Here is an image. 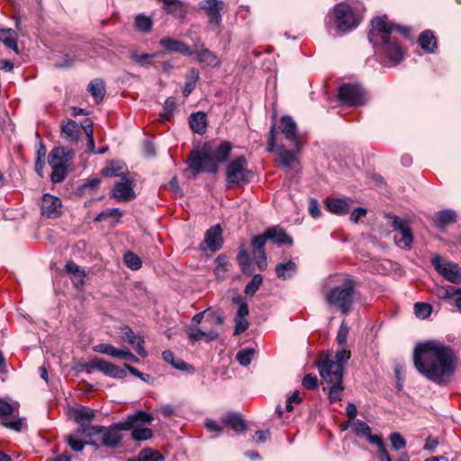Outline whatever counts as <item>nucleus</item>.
<instances>
[{"instance_id": "c03bdc74", "label": "nucleus", "mask_w": 461, "mask_h": 461, "mask_svg": "<svg viewBox=\"0 0 461 461\" xmlns=\"http://www.w3.org/2000/svg\"><path fill=\"white\" fill-rule=\"evenodd\" d=\"M135 26L138 31L142 32H149L152 28V20L144 14H138L135 17Z\"/></svg>"}, {"instance_id": "2eb2a0df", "label": "nucleus", "mask_w": 461, "mask_h": 461, "mask_svg": "<svg viewBox=\"0 0 461 461\" xmlns=\"http://www.w3.org/2000/svg\"><path fill=\"white\" fill-rule=\"evenodd\" d=\"M224 7V3L219 0H205L201 8L205 10L209 16L210 26H219L221 22V11Z\"/></svg>"}, {"instance_id": "393cba45", "label": "nucleus", "mask_w": 461, "mask_h": 461, "mask_svg": "<svg viewBox=\"0 0 461 461\" xmlns=\"http://www.w3.org/2000/svg\"><path fill=\"white\" fill-rule=\"evenodd\" d=\"M73 418L80 425L78 433L85 435L83 429L89 427L88 423L95 418V411L89 408L82 407L73 411Z\"/></svg>"}, {"instance_id": "20e7f679", "label": "nucleus", "mask_w": 461, "mask_h": 461, "mask_svg": "<svg viewBox=\"0 0 461 461\" xmlns=\"http://www.w3.org/2000/svg\"><path fill=\"white\" fill-rule=\"evenodd\" d=\"M319 372L323 382V390H329V399L331 402L341 399L344 391V368L333 359L326 357L318 364Z\"/></svg>"}, {"instance_id": "f8f14e48", "label": "nucleus", "mask_w": 461, "mask_h": 461, "mask_svg": "<svg viewBox=\"0 0 461 461\" xmlns=\"http://www.w3.org/2000/svg\"><path fill=\"white\" fill-rule=\"evenodd\" d=\"M89 366L93 369L102 372L104 375L113 378H124L126 371L118 366L101 358H95L89 363Z\"/></svg>"}, {"instance_id": "5fc2aeb1", "label": "nucleus", "mask_w": 461, "mask_h": 461, "mask_svg": "<svg viewBox=\"0 0 461 461\" xmlns=\"http://www.w3.org/2000/svg\"><path fill=\"white\" fill-rule=\"evenodd\" d=\"M351 353L349 350L342 348L337 350L335 356L333 357H330L333 359V363H338L341 366L342 368H344V366L348 362V360L350 358Z\"/></svg>"}, {"instance_id": "de8ad7c7", "label": "nucleus", "mask_w": 461, "mask_h": 461, "mask_svg": "<svg viewBox=\"0 0 461 461\" xmlns=\"http://www.w3.org/2000/svg\"><path fill=\"white\" fill-rule=\"evenodd\" d=\"M52 168V172L50 174V179L53 183H60L67 176V168L68 166H50Z\"/></svg>"}, {"instance_id": "72a5a7b5", "label": "nucleus", "mask_w": 461, "mask_h": 461, "mask_svg": "<svg viewBox=\"0 0 461 461\" xmlns=\"http://www.w3.org/2000/svg\"><path fill=\"white\" fill-rule=\"evenodd\" d=\"M419 42L420 47L428 52H434L437 49L436 37L431 31L422 32L419 37Z\"/></svg>"}, {"instance_id": "b1692460", "label": "nucleus", "mask_w": 461, "mask_h": 461, "mask_svg": "<svg viewBox=\"0 0 461 461\" xmlns=\"http://www.w3.org/2000/svg\"><path fill=\"white\" fill-rule=\"evenodd\" d=\"M189 341L194 344L198 340L204 339L207 342L213 341L218 339L219 334L216 331L210 330L208 332L201 330L199 328L187 327L185 330Z\"/></svg>"}, {"instance_id": "2f4dec72", "label": "nucleus", "mask_w": 461, "mask_h": 461, "mask_svg": "<svg viewBox=\"0 0 461 461\" xmlns=\"http://www.w3.org/2000/svg\"><path fill=\"white\" fill-rule=\"evenodd\" d=\"M163 8L176 18H182L185 14L184 4L180 0H163Z\"/></svg>"}, {"instance_id": "052dcab7", "label": "nucleus", "mask_w": 461, "mask_h": 461, "mask_svg": "<svg viewBox=\"0 0 461 461\" xmlns=\"http://www.w3.org/2000/svg\"><path fill=\"white\" fill-rule=\"evenodd\" d=\"M235 329L233 335L237 336L244 332L249 328V321L246 318L235 317Z\"/></svg>"}, {"instance_id": "9b49d317", "label": "nucleus", "mask_w": 461, "mask_h": 461, "mask_svg": "<svg viewBox=\"0 0 461 461\" xmlns=\"http://www.w3.org/2000/svg\"><path fill=\"white\" fill-rule=\"evenodd\" d=\"M276 124L273 123L269 131L267 150L268 152H275L278 156L279 161L282 165L285 167H290L295 160L294 154L286 149L284 146L276 147Z\"/></svg>"}, {"instance_id": "49530a36", "label": "nucleus", "mask_w": 461, "mask_h": 461, "mask_svg": "<svg viewBox=\"0 0 461 461\" xmlns=\"http://www.w3.org/2000/svg\"><path fill=\"white\" fill-rule=\"evenodd\" d=\"M228 258L224 255H219L215 259L214 274L218 279L223 278L227 270Z\"/></svg>"}, {"instance_id": "338daca9", "label": "nucleus", "mask_w": 461, "mask_h": 461, "mask_svg": "<svg viewBox=\"0 0 461 461\" xmlns=\"http://www.w3.org/2000/svg\"><path fill=\"white\" fill-rule=\"evenodd\" d=\"M303 385L308 390H313L318 386V378L315 375L308 374L303 379Z\"/></svg>"}, {"instance_id": "4d7b16f0", "label": "nucleus", "mask_w": 461, "mask_h": 461, "mask_svg": "<svg viewBox=\"0 0 461 461\" xmlns=\"http://www.w3.org/2000/svg\"><path fill=\"white\" fill-rule=\"evenodd\" d=\"M176 108V100L173 97H168L164 104V113H163V118L167 121L170 120V118L173 116V112Z\"/></svg>"}, {"instance_id": "f704fd0d", "label": "nucleus", "mask_w": 461, "mask_h": 461, "mask_svg": "<svg viewBox=\"0 0 461 461\" xmlns=\"http://www.w3.org/2000/svg\"><path fill=\"white\" fill-rule=\"evenodd\" d=\"M0 41L18 53L16 33L12 29H0Z\"/></svg>"}, {"instance_id": "1a4fd4ad", "label": "nucleus", "mask_w": 461, "mask_h": 461, "mask_svg": "<svg viewBox=\"0 0 461 461\" xmlns=\"http://www.w3.org/2000/svg\"><path fill=\"white\" fill-rule=\"evenodd\" d=\"M338 97L342 104L349 106L364 104V91L356 84H343L339 89Z\"/></svg>"}, {"instance_id": "3c124183", "label": "nucleus", "mask_w": 461, "mask_h": 461, "mask_svg": "<svg viewBox=\"0 0 461 461\" xmlns=\"http://www.w3.org/2000/svg\"><path fill=\"white\" fill-rule=\"evenodd\" d=\"M431 312L432 307L429 303H416L414 304V312L418 318L426 319L431 314Z\"/></svg>"}, {"instance_id": "6e6d98bb", "label": "nucleus", "mask_w": 461, "mask_h": 461, "mask_svg": "<svg viewBox=\"0 0 461 461\" xmlns=\"http://www.w3.org/2000/svg\"><path fill=\"white\" fill-rule=\"evenodd\" d=\"M122 216V212L117 208H109L103 212H101L95 219V221H102L103 220L112 217V218H121Z\"/></svg>"}, {"instance_id": "412c9836", "label": "nucleus", "mask_w": 461, "mask_h": 461, "mask_svg": "<svg viewBox=\"0 0 461 461\" xmlns=\"http://www.w3.org/2000/svg\"><path fill=\"white\" fill-rule=\"evenodd\" d=\"M145 414L149 415L150 420L149 421H144L142 419L141 420H136L135 426L131 427V436L132 438L137 441H142L147 440L150 438L153 435L152 430L149 428H143L144 425L150 424L154 417L151 413L144 411Z\"/></svg>"}, {"instance_id": "a878e982", "label": "nucleus", "mask_w": 461, "mask_h": 461, "mask_svg": "<svg viewBox=\"0 0 461 461\" xmlns=\"http://www.w3.org/2000/svg\"><path fill=\"white\" fill-rule=\"evenodd\" d=\"M325 206L329 212L338 215L348 213L350 208L347 200L339 198H328Z\"/></svg>"}, {"instance_id": "4c0bfd02", "label": "nucleus", "mask_w": 461, "mask_h": 461, "mask_svg": "<svg viewBox=\"0 0 461 461\" xmlns=\"http://www.w3.org/2000/svg\"><path fill=\"white\" fill-rule=\"evenodd\" d=\"M159 55V52L152 53V54H139L136 51H132L131 53V59L134 61L136 64L149 68L152 65V59Z\"/></svg>"}, {"instance_id": "bb28decb", "label": "nucleus", "mask_w": 461, "mask_h": 461, "mask_svg": "<svg viewBox=\"0 0 461 461\" xmlns=\"http://www.w3.org/2000/svg\"><path fill=\"white\" fill-rule=\"evenodd\" d=\"M231 149L232 144L228 140H223L219 144L217 148H215L213 150H211V154L214 161H217V165L219 166L220 163L227 161Z\"/></svg>"}, {"instance_id": "dca6fc26", "label": "nucleus", "mask_w": 461, "mask_h": 461, "mask_svg": "<svg viewBox=\"0 0 461 461\" xmlns=\"http://www.w3.org/2000/svg\"><path fill=\"white\" fill-rule=\"evenodd\" d=\"M193 51L196 60L205 66L215 68L221 64L218 56L209 49L204 48L203 43H195Z\"/></svg>"}, {"instance_id": "473e14b6", "label": "nucleus", "mask_w": 461, "mask_h": 461, "mask_svg": "<svg viewBox=\"0 0 461 461\" xmlns=\"http://www.w3.org/2000/svg\"><path fill=\"white\" fill-rule=\"evenodd\" d=\"M267 235L268 240H273L278 245L292 244V239L282 229L276 227L268 228Z\"/></svg>"}, {"instance_id": "4be33fe9", "label": "nucleus", "mask_w": 461, "mask_h": 461, "mask_svg": "<svg viewBox=\"0 0 461 461\" xmlns=\"http://www.w3.org/2000/svg\"><path fill=\"white\" fill-rule=\"evenodd\" d=\"M65 272L69 276L75 287L79 288L84 285L86 273L74 261L70 260L66 263Z\"/></svg>"}, {"instance_id": "13d9d810", "label": "nucleus", "mask_w": 461, "mask_h": 461, "mask_svg": "<svg viewBox=\"0 0 461 461\" xmlns=\"http://www.w3.org/2000/svg\"><path fill=\"white\" fill-rule=\"evenodd\" d=\"M390 441H391L392 447L396 450H400L406 446L405 439L398 432H393L390 435Z\"/></svg>"}, {"instance_id": "37998d69", "label": "nucleus", "mask_w": 461, "mask_h": 461, "mask_svg": "<svg viewBox=\"0 0 461 461\" xmlns=\"http://www.w3.org/2000/svg\"><path fill=\"white\" fill-rule=\"evenodd\" d=\"M237 260L243 273H249L251 267V259L249 254L241 247L239 250Z\"/></svg>"}, {"instance_id": "aec40b11", "label": "nucleus", "mask_w": 461, "mask_h": 461, "mask_svg": "<svg viewBox=\"0 0 461 461\" xmlns=\"http://www.w3.org/2000/svg\"><path fill=\"white\" fill-rule=\"evenodd\" d=\"M280 131L284 134L285 138L290 141L294 142L297 149L299 143L296 140L297 137V125L295 121L288 115L282 116L279 124Z\"/></svg>"}, {"instance_id": "f3484780", "label": "nucleus", "mask_w": 461, "mask_h": 461, "mask_svg": "<svg viewBox=\"0 0 461 461\" xmlns=\"http://www.w3.org/2000/svg\"><path fill=\"white\" fill-rule=\"evenodd\" d=\"M160 46L169 52H176L182 55L194 56L191 47L183 41L171 37H164L159 41Z\"/></svg>"}, {"instance_id": "5701e85b", "label": "nucleus", "mask_w": 461, "mask_h": 461, "mask_svg": "<svg viewBox=\"0 0 461 461\" xmlns=\"http://www.w3.org/2000/svg\"><path fill=\"white\" fill-rule=\"evenodd\" d=\"M80 127L76 121L68 120L67 122L62 123L60 136L68 143H77L79 139Z\"/></svg>"}, {"instance_id": "c756f323", "label": "nucleus", "mask_w": 461, "mask_h": 461, "mask_svg": "<svg viewBox=\"0 0 461 461\" xmlns=\"http://www.w3.org/2000/svg\"><path fill=\"white\" fill-rule=\"evenodd\" d=\"M456 221V212L453 210H442L436 212L434 215L435 225L439 229H443L446 226L454 223Z\"/></svg>"}, {"instance_id": "79ce46f5", "label": "nucleus", "mask_w": 461, "mask_h": 461, "mask_svg": "<svg viewBox=\"0 0 461 461\" xmlns=\"http://www.w3.org/2000/svg\"><path fill=\"white\" fill-rule=\"evenodd\" d=\"M435 294L439 299H450L455 295L461 294V289L452 285L438 286L435 289Z\"/></svg>"}, {"instance_id": "c85d7f7f", "label": "nucleus", "mask_w": 461, "mask_h": 461, "mask_svg": "<svg viewBox=\"0 0 461 461\" xmlns=\"http://www.w3.org/2000/svg\"><path fill=\"white\" fill-rule=\"evenodd\" d=\"M297 270V266L293 260L279 263L276 266V274L278 278L286 280L292 278Z\"/></svg>"}, {"instance_id": "cd10ccee", "label": "nucleus", "mask_w": 461, "mask_h": 461, "mask_svg": "<svg viewBox=\"0 0 461 461\" xmlns=\"http://www.w3.org/2000/svg\"><path fill=\"white\" fill-rule=\"evenodd\" d=\"M190 128L198 134H203L206 131L207 120L203 112L192 113L189 117Z\"/></svg>"}, {"instance_id": "423d86ee", "label": "nucleus", "mask_w": 461, "mask_h": 461, "mask_svg": "<svg viewBox=\"0 0 461 461\" xmlns=\"http://www.w3.org/2000/svg\"><path fill=\"white\" fill-rule=\"evenodd\" d=\"M252 177L253 174L248 169V162L243 156L237 157L228 164L226 169L228 187L247 185Z\"/></svg>"}, {"instance_id": "680f3d73", "label": "nucleus", "mask_w": 461, "mask_h": 461, "mask_svg": "<svg viewBox=\"0 0 461 461\" xmlns=\"http://www.w3.org/2000/svg\"><path fill=\"white\" fill-rule=\"evenodd\" d=\"M233 301L239 305L235 317L246 318L249 315V307L247 303L240 297L234 298Z\"/></svg>"}, {"instance_id": "a19ab883", "label": "nucleus", "mask_w": 461, "mask_h": 461, "mask_svg": "<svg viewBox=\"0 0 461 461\" xmlns=\"http://www.w3.org/2000/svg\"><path fill=\"white\" fill-rule=\"evenodd\" d=\"M130 461H164V457L158 451L146 448L139 453L136 459H131Z\"/></svg>"}, {"instance_id": "0eeeda50", "label": "nucleus", "mask_w": 461, "mask_h": 461, "mask_svg": "<svg viewBox=\"0 0 461 461\" xmlns=\"http://www.w3.org/2000/svg\"><path fill=\"white\" fill-rule=\"evenodd\" d=\"M188 166L194 176L199 173H216L219 169L217 161H214L211 149L203 147V150L192 151L188 157Z\"/></svg>"}, {"instance_id": "e433bc0d", "label": "nucleus", "mask_w": 461, "mask_h": 461, "mask_svg": "<svg viewBox=\"0 0 461 461\" xmlns=\"http://www.w3.org/2000/svg\"><path fill=\"white\" fill-rule=\"evenodd\" d=\"M79 437H85V435H82L80 432L78 433V430L76 434H70L67 437V442L68 445L74 450V451H81L83 450L86 444H91V445H97L96 441L95 439L90 438L89 441L82 442L79 439Z\"/></svg>"}, {"instance_id": "a18cd8bd", "label": "nucleus", "mask_w": 461, "mask_h": 461, "mask_svg": "<svg viewBox=\"0 0 461 461\" xmlns=\"http://www.w3.org/2000/svg\"><path fill=\"white\" fill-rule=\"evenodd\" d=\"M52 153V162L54 161L55 157L64 160V163L68 165V161L73 158L74 153L71 149L66 147H56L51 150Z\"/></svg>"}, {"instance_id": "ddd939ff", "label": "nucleus", "mask_w": 461, "mask_h": 461, "mask_svg": "<svg viewBox=\"0 0 461 461\" xmlns=\"http://www.w3.org/2000/svg\"><path fill=\"white\" fill-rule=\"evenodd\" d=\"M41 214L47 218L55 219L61 212V201L59 197L45 194L41 202Z\"/></svg>"}, {"instance_id": "864d4df0", "label": "nucleus", "mask_w": 461, "mask_h": 461, "mask_svg": "<svg viewBox=\"0 0 461 461\" xmlns=\"http://www.w3.org/2000/svg\"><path fill=\"white\" fill-rule=\"evenodd\" d=\"M199 77L197 69L193 68L191 70V77L187 79L183 88V94L185 96L189 95L195 86L196 80Z\"/></svg>"}, {"instance_id": "ea45409f", "label": "nucleus", "mask_w": 461, "mask_h": 461, "mask_svg": "<svg viewBox=\"0 0 461 461\" xmlns=\"http://www.w3.org/2000/svg\"><path fill=\"white\" fill-rule=\"evenodd\" d=\"M93 349L95 352L108 355L115 358H119L121 357L122 350V348H116L113 345L107 343L95 345Z\"/></svg>"}, {"instance_id": "774afa93", "label": "nucleus", "mask_w": 461, "mask_h": 461, "mask_svg": "<svg viewBox=\"0 0 461 461\" xmlns=\"http://www.w3.org/2000/svg\"><path fill=\"white\" fill-rule=\"evenodd\" d=\"M402 238L400 240V242L403 244L404 247L410 248L413 239L411 234V230L410 228V225L400 231Z\"/></svg>"}, {"instance_id": "603ef678", "label": "nucleus", "mask_w": 461, "mask_h": 461, "mask_svg": "<svg viewBox=\"0 0 461 461\" xmlns=\"http://www.w3.org/2000/svg\"><path fill=\"white\" fill-rule=\"evenodd\" d=\"M253 355V348H244L237 353L236 358L241 366H248L251 363Z\"/></svg>"}, {"instance_id": "39448f33", "label": "nucleus", "mask_w": 461, "mask_h": 461, "mask_svg": "<svg viewBox=\"0 0 461 461\" xmlns=\"http://www.w3.org/2000/svg\"><path fill=\"white\" fill-rule=\"evenodd\" d=\"M356 284L352 279H346L325 293V302L329 307L337 308L342 315H348L353 306Z\"/></svg>"}, {"instance_id": "7c9ffc66", "label": "nucleus", "mask_w": 461, "mask_h": 461, "mask_svg": "<svg viewBox=\"0 0 461 461\" xmlns=\"http://www.w3.org/2000/svg\"><path fill=\"white\" fill-rule=\"evenodd\" d=\"M221 422L230 426L236 432H241L246 429V423L242 420L241 416L236 412L226 413L222 417Z\"/></svg>"}, {"instance_id": "4468645a", "label": "nucleus", "mask_w": 461, "mask_h": 461, "mask_svg": "<svg viewBox=\"0 0 461 461\" xmlns=\"http://www.w3.org/2000/svg\"><path fill=\"white\" fill-rule=\"evenodd\" d=\"M203 244L212 252L220 250L223 245L222 230L219 224L209 228L204 233Z\"/></svg>"}, {"instance_id": "58836bf2", "label": "nucleus", "mask_w": 461, "mask_h": 461, "mask_svg": "<svg viewBox=\"0 0 461 461\" xmlns=\"http://www.w3.org/2000/svg\"><path fill=\"white\" fill-rule=\"evenodd\" d=\"M268 240V236L267 235V230L261 234L255 236L252 239L251 246L253 249L252 254L253 257H258V254H264L265 252V245L267 240Z\"/></svg>"}, {"instance_id": "6ab92c4d", "label": "nucleus", "mask_w": 461, "mask_h": 461, "mask_svg": "<svg viewBox=\"0 0 461 461\" xmlns=\"http://www.w3.org/2000/svg\"><path fill=\"white\" fill-rule=\"evenodd\" d=\"M110 196L120 202H126L135 197L132 183L128 179L118 182L112 190Z\"/></svg>"}, {"instance_id": "bf43d9fd", "label": "nucleus", "mask_w": 461, "mask_h": 461, "mask_svg": "<svg viewBox=\"0 0 461 461\" xmlns=\"http://www.w3.org/2000/svg\"><path fill=\"white\" fill-rule=\"evenodd\" d=\"M140 338V336L136 335L130 327L125 326L122 329V339L124 341L130 344H135Z\"/></svg>"}, {"instance_id": "69168bd1", "label": "nucleus", "mask_w": 461, "mask_h": 461, "mask_svg": "<svg viewBox=\"0 0 461 461\" xmlns=\"http://www.w3.org/2000/svg\"><path fill=\"white\" fill-rule=\"evenodd\" d=\"M348 335V327L345 321H342L337 334V342L339 346L344 345Z\"/></svg>"}, {"instance_id": "f03ea898", "label": "nucleus", "mask_w": 461, "mask_h": 461, "mask_svg": "<svg viewBox=\"0 0 461 461\" xmlns=\"http://www.w3.org/2000/svg\"><path fill=\"white\" fill-rule=\"evenodd\" d=\"M393 31H397L405 36L409 34L407 27L388 23L387 16L384 15L372 21V29L369 31L368 39L378 51L395 65L402 60L403 52L397 41L392 38Z\"/></svg>"}, {"instance_id": "e2e57ef3", "label": "nucleus", "mask_w": 461, "mask_h": 461, "mask_svg": "<svg viewBox=\"0 0 461 461\" xmlns=\"http://www.w3.org/2000/svg\"><path fill=\"white\" fill-rule=\"evenodd\" d=\"M204 427L209 432L215 433L216 436H219L222 433V427L214 420L206 419L204 421Z\"/></svg>"}, {"instance_id": "0e129e2a", "label": "nucleus", "mask_w": 461, "mask_h": 461, "mask_svg": "<svg viewBox=\"0 0 461 461\" xmlns=\"http://www.w3.org/2000/svg\"><path fill=\"white\" fill-rule=\"evenodd\" d=\"M121 169H122V167H120L118 163L112 162L109 164L108 167H106L105 168H104L102 170V174L104 176H121L122 175V173L120 172Z\"/></svg>"}, {"instance_id": "9d476101", "label": "nucleus", "mask_w": 461, "mask_h": 461, "mask_svg": "<svg viewBox=\"0 0 461 461\" xmlns=\"http://www.w3.org/2000/svg\"><path fill=\"white\" fill-rule=\"evenodd\" d=\"M431 262L436 271L446 280L453 284L461 282V271L456 264L446 261L438 256L433 258Z\"/></svg>"}, {"instance_id": "7ed1b4c3", "label": "nucleus", "mask_w": 461, "mask_h": 461, "mask_svg": "<svg viewBox=\"0 0 461 461\" xmlns=\"http://www.w3.org/2000/svg\"><path fill=\"white\" fill-rule=\"evenodd\" d=\"M149 421V416L145 414L143 411H138L135 413L129 415L123 421L114 423L109 427L104 426H92L83 429V433L87 438L94 437H100L101 444L107 447H114L122 440V430H131L132 426H135L136 420Z\"/></svg>"}, {"instance_id": "8fccbe9b", "label": "nucleus", "mask_w": 461, "mask_h": 461, "mask_svg": "<svg viewBox=\"0 0 461 461\" xmlns=\"http://www.w3.org/2000/svg\"><path fill=\"white\" fill-rule=\"evenodd\" d=\"M262 281L263 278L261 275H254L250 282L245 287V294L249 295H254L256 292L259 289Z\"/></svg>"}, {"instance_id": "c9c22d12", "label": "nucleus", "mask_w": 461, "mask_h": 461, "mask_svg": "<svg viewBox=\"0 0 461 461\" xmlns=\"http://www.w3.org/2000/svg\"><path fill=\"white\" fill-rule=\"evenodd\" d=\"M87 90L97 103L103 101L105 95V86L103 80L97 78L92 80L87 86Z\"/></svg>"}, {"instance_id": "09e8293b", "label": "nucleus", "mask_w": 461, "mask_h": 461, "mask_svg": "<svg viewBox=\"0 0 461 461\" xmlns=\"http://www.w3.org/2000/svg\"><path fill=\"white\" fill-rule=\"evenodd\" d=\"M123 260L125 265L132 270H138L141 267L140 258L132 252H126L124 254Z\"/></svg>"}, {"instance_id": "6e6552de", "label": "nucleus", "mask_w": 461, "mask_h": 461, "mask_svg": "<svg viewBox=\"0 0 461 461\" xmlns=\"http://www.w3.org/2000/svg\"><path fill=\"white\" fill-rule=\"evenodd\" d=\"M334 16L339 32H349L358 25V21L352 8L347 4H338L334 7Z\"/></svg>"}, {"instance_id": "f257e3e1", "label": "nucleus", "mask_w": 461, "mask_h": 461, "mask_svg": "<svg viewBox=\"0 0 461 461\" xmlns=\"http://www.w3.org/2000/svg\"><path fill=\"white\" fill-rule=\"evenodd\" d=\"M413 364L417 371L427 379L445 385L455 375L456 356L450 347L430 340L415 346Z\"/></svg>"}, {"instance_id": "a211bd4d", "label": "nucleus", "mask_w": 461, "mask_h": 461, "mask_svg": "<svg viewBox=\"0 0 461 461\" xmlns=\"http://www.w3.org/2000/svg\"><path fill=\"white\" fill-rule=\"evenodd\" d=\"M352 429L357 435L366 437L371 444L377 446L378 449L384 445L382 437L373 435L371 428L363 420H355L352 424Z\"/></svg>"}]
</instances>
